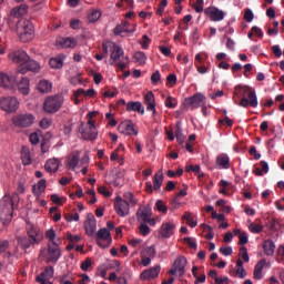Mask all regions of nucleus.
<instances>
[{
  "label": "nucleus",
  "instance_id": "a18cd8bd",
  "mask_svg": "<svg viewBox=\"0 0 284 284\" xmlns=\"http://www.w3.org/2000/svg\"><path fill=\"white\" fill-rule=\"evenodd\" d=\"M179 207H181V199H179V195H175L170 201L169 210H171V212H174V210H179Z\"/></svg>",
  "mask_w": 284,
  "mask_h": 284
},
{
  "label": "nucleus",
  "instance_id": "e2e57ef3",
  "mask_svg": "<svg viewBox=\"0 0 284 284\" xmlns=\"http://www.w3.org/2000/svg\"><path fill=\"white\" fill-rule=\"evenodd\" d=\"M67 240L74 245V243H80L81 235H72V233H67Z\"/></svg>",
  "mask_w": 284,
  "mask_h": 284
},
{
  "label": "nucleus",
  "instance_id": "8fccbe9b",
  "mask_svg": "<svg viewBox=\"0 0 284 284\" xmlns=\"http://www.w3.org/2000/svg\"><path fill=\"white\" fill-rule=\"evenodd\" d=\"M139 230L142 236H148L150 234V226H148V222H141Z\"/></svg>",
  "mask_w": 284,
  "mask_h": 284
},
{
  "label": "nucleus",
  "instance_id": "6e6d98bb",
  "mask_svg": "<svg viewBox=\"0 0 284 284\" xmlns=\"http://www.w3.org/2000/svg\"><path fill=\"white\" fill-rule=\"evenodd\" d=\"M176 100L172 98V95H169L165 100V108H170L171 110H174L176 108Z\"/></svg>",
  "mask_w": 284,
  "mask_h": 284
},
{
  "label": "nucleus",
  "instance_id": "37998d69",
  "mask_svg": "<svg viewBox=\"0 0 284 284\" xmlns=\"http://www.w3.org/2000/svg\"><path fill=\"white\" fill-rule=\"evenodd\" d=\"M232 276L236 278H245L247 276V272L245 271V267H239L235 266V270L232 272Z\"/></svg>",
  "mask_w": 284,
  "mask_h": 284
},
{
  "label": "nucleus",
  "instance_id": "9d476101",
  "mask_svg": "<svg viewBox=\"0 0 284 284\" xmlns=\"http://www.w3.org/2000/svg\"><path fill=\"white\" fill-rule=\"evenodd\" d=\"M161 185H163V171L160 170L153 175V185L152 182L145 183V192H148V194H152L154 191L159 192Z\"/></svg>",
  "mask_w": 284,
  "mask_h": 284
},
{
  "label": "nucleus",
  "instance_id": "5701e85b",
  "mask_svg": "<svg viewBox=\"0 0 284 284\" xmlns=\"http://www.w3.org/2000/svg\"><path fill=\"white\" fill-rule=\"evenodd\" d=\"M174 230H176V225L173 222H166L162 224L160 234L162 239H170L174 234Z\"/></svg>",
  "mask_w": 284,
  "mask_h": 284
},
{
  "label": "nucleus",
  "instance_id": "e433bc0d",
  "mask_svg": "<svg viewBox=\"0 0 284 284\" xmlns=\"http://www.w3.org/2000/svg\"><path fill=\"white\" fill-rule=\"evenodd\" d=\"M265 265V260H261L254 268V278L256 281H261V278H263V267Z\"/></svg>",
  "mask_w": 284,
  "mask_h": 284
},
{
  "label": "nucleus",
  "instance_id": "1a4fd4ad",
  "mask_svg": "<svg viewBox=\"0 0 284 284\" xmlns=\"http://www.w3.org/2000/svg\"><path fill=\"white\" fill-rule=\"evenodd\" d=\"M95 241L99 247H102L103 250L110 247V245H112V234L110 233V230L105 227L100 229L95 234Z\"/></svg>",
  "mask_w": 284,
  "mask_h": 284
},
{
  "label": "nucleus",
  "instance_id": "0eeeda50",
  "mask_svg": "<svg viewBox=\"0 0 284 284\" xmlns=\"http://www.w3.org/2000/svg\"><path fill=\"white\" fill-rule=\"evenodd\" d=\"M205 103H207V98L203 93H195L184 99V108H191V110H197V108L205 105Z\"/></svg>",
  "mask_w": 284,
  "mask_h": 284
},
{
  "label": "nucleus",
  "instance_id": "f3484780",
  "mask_svg": "<svg viewBox=\"0 0 284 284\" xmlns=\"http://www.w3.org/2000/svg\"><path fill=\"white\" fill-rule=\"evenodd\" d=\"M0 105L4 112H17L19 108V101L17 98H3L0 101Z\"/></svg>",
  "mask_w": 284,
  "mask_h": 284
},
{
  "label": "nucleus",
  "instance_id": "58836bf2",
  "mask_svg": "<svg viewBox=\"0 0 284 284\" xmlns=\"http://www.w3.org/2000/svg\"><path fill=\"white\" fill-rule=\"evenodd\" d=\"M79 165V154H71L67 160V168L69 170H75Z\"/></svg>",
  "mask_w": 284,
  "mask_h": 284
},
{
  "label": "nucleus",
  "instance_id": "f257e3e1",
  "mask_svg": "<svg viewBox=\"0 0 284 284\" xmlns=\"http://www.w3.org/2000/svg\"><path fill=\"white\" fill-rule=\"evenodd\" d=\"M233 100L241 108L258 106V98H256V91H254L251 87L247 85L235 87Z\"/></svg>",
  "mask_w": 284,
  "mask_h": 284
},
{
  "label": "nucleus",
  "instance_id": "774afa93",
  "mask_svg": "<svg viewBox=\"0 0 284 284\" xmlns=\"http://www.w3.org/2000/svg\"><path fill=\"white\" fill-rule=\"evenodd\" d=\"M220 252L223 254V256H232V246L221 247Z\"/></svg>",
  "mask_w": 284,
  "mask_h": 284
},
{
  "label": "nucleus",
  "instance_id": "4c0bfd02",
  "mask_svg": "<svg viewBox=\"0 0 284 284\" xmlns=\"http://www.w3.org/2000/svg\"><path fill=\"white\" fill-rule=\"evenodd\" d=\"M74 97H89L90 99L97 97V91H94V89H89V90H84V89H78L74 92Z\"/></svg>",
  "mask_w": 284,
  "mask_h": 284
},
{
  "label": "nucleus",
  "instance_id": "f704fd0d",
  "mask_svg": "<svg viewBox=\"0 0 284 284\" xmlns=\"http://www.w3.org/2000/svg\"><path fill=\"white\" fill-rule=\"evenodd\" d=\"M49 65L52 70H61L63 68V57L59 55L49 60Z\"/></svg>",
  "mask_w": 284,
  "mask_h": 284
},
{
  "label": "nucleus",
  "instance_id": "a878e982",
  "mask_svg": "<svg viewBox=\"0 0 284 284\" xmlns=\"http://www.w3.org/2000/svg\"><path fill=\"white\" fill-rule=\"evenodd\" d=\"M55 43L58 48H77V39L74 38H58Z\"/></svg>",
  "mask_w": 284,
  "mask_h": 284
},
{
  "label": "nucleus",
  "instance_id": "c9c22d12",
  "mask_svg": "<svg viewBox=\"0 0 284 284\" xmlns=\"http://www.w3.org/2000/svg\"><path fill=\"white\" fill-rule=\"evenodd\" d=\"M39 92L42 94H48V92H52V83L47 80H41L38 84Z\"/></svg>",
  "mask_w": 284,
  "mask_h": 284
},
{
  "label": "nucleus",
  "instance_id": "0e129e2a",
  "mask_svg": "<svg viewBox=\"0 0 284 284\" xmlns=\"http://www.w3.org/2000/svg\"><path fill=\"white\" fill-rule=\"evenodd\" d=\"M29 141L32 145H38L40 139H39V133L33 132L29 135Z\"/></svg>",
  "mask_w": 284,
  "mask_h": 284
},
{
  "label": "nucleus",
  "instance_id": "4468645a",
  "mask_svg": "<svg viewBox=\"0 0 284 284\" xmlns=\"http://www.w3.org/2000/svg\"><path fill=\"white\" fill-rule=\"evenodd\" d=\"M114 207L118 216H128L130 214V202L118 196L114 202Z\"/></svg>",
  "mask_w": 284,
  "mask_h": 284
},
{
  "label": "nucleus",
  "instance_id": "f03ea898",
  "mask_svg": "<svg viewBox=\"0 0 284 284\" xmlns=\"http://www.w3.org/2000/svg\"><path fill=\"white\" fill-rule=\"evenodd\" d=\"M17 32L22 43H28L34 39V26L30 20H20L17 23Z\"/></svg>",
  "mask_w": 284,
  "mask_h": 284
},
{
  "label": "nucleus",
  "instance_id": "393cba45",
  "mask_svg": "<svg viewBox=\"0 0 284 284\" xmlns=\"http://www.w3.org/2000/svg\"><path fill=\"white\" fill-rule=\"evenodd\" d=\"M126 112H138L139 114H145V108L139 101H130L126 103Z\"/></svg>",
  "mask_w": 284,
  "mask_h": 284
},
{
  "label": "nucleus",
  "instance_id": "473e14b6",
  "mask_svg": "<svg viewBox=\"0 0 284 284\" xmlns=\"http://www.w3.org/2000/svg\"><path fill=\"white\" fill-rule=\"evenodd\" d=\"M61 161H59V159H50L45 162L44 164V169L47 170V172H57L59 170V165H60Z\"/></svg>",
  "mask_w": 284,
  "mask_h": 284
},
{
  "label": "nucleus",
  "instance_id": "c756f323",
  "mask_svg": "<svg viewBox=\"0 0 284 284\" xmlns=\"http://www.w3.org/2000/svg\"><path fill=\"white\" fill-rule=\"evenodd\" d=\"M216 164L220 165L222 170H230V156L225 153H221L216 156Z\"/></svg>",
  "mask_w": 284,
  "mask_h": 284
},
{
  "label": "nucleus",
  "instance_id": "49530a36",
  "mask_svg": "<svg viewBox=\"0 0 284 284\" xmlns=\"http://www.w3.org/2000/svg\"><path fill=\"white\" fill-rule=\"evenodd\" d=\"M155 207H156L158 212H161L162 214H168V205L165 204V202L163 200H158L155 202Z\"/></svg>",
  "mask_w": 284,
  "mask_h": 284
},
{
  "label": "nucleus",
  "instance_id": "680f3d73",
  "mask_svg": "<svg viewBox=\"0 0 284 284\" xmlns=\"http://www.w3.org/2000/svg\"><path fill=\"white\" fill-rule=\"evenodd\" d=\"M81 270L82 272H88V270H90V267H92V260L90 257H88L84 262L81 263Z\"/></svg>",
  "mask_w": 284,
  "mask_h": 284
},
{
  "label": "nucleus",
  "instance_id": "ea45409f",
  "mask_svg": "<svg viewBox=\"0 0 284 284\" xmlns=\"http://www.w3.org/2000/svg\"><path fill=\"white\" fill-rule=\"evenodd\" d=\"M133 59L139 65H144L145 61H148V55L143 51H138L133 54Z\"/></svg>",
  "mask_w": 284,
  "mask_h": 284
},
{
  "label": "nucleus",
  "instance_id": "603ef678",
  "mask_svg": "<svg viewBox=\"0 0 284 284\" xmlns=\"http://www.w3.org/2000/svg\"><path fill=\"white\" fill-rule=\"evenodd\" d=\"M202 227H203L204 232H207V234L205 235V239H207L209 241H212V239H214V233H213L212 226H210L207 224H202Z\"/></svg>",
  "mask_w": 284,
  "mask_h": 284
},
{
  "label": "nucleus",
  "instance_id": "052dcab7",
  "mask_svg": "<svg viewBox=\"0 0 284 284\" xmlns=\"http://www.w3.org/2000/svg\"><path fill=\"white\" fill-rule=\"evenodd\" d=\"M184 243H186V245H189V247L191 250H196L197 245H196V240L192 239V237H184Z\"/></svg>",
  "mask_w": 284,
  "mask_h": 284
},
{
  "label": "nucleus",
  "instance_id": "ddd939ff",
  "mask_svg": "<svg viewBox=\"0 0 284 284\" xmlns=\"http://www.w3.org/2000/svg\"><path fill=\"white\" fill-rule=\"evenodd\" d=\"M41 70V64L36 60H30V57L24 62V65H18L17 72L18 74H28V72H39Z\"/></svg>",
  "mask_w": 284,
  "mask_h": 284
},
{
  "label": "nucleus",
  "instance_id": "b1692460",
  "mask_svg": "<svg viewBox=\"0 0 284 284\" xmlns=\"http://www.w3.org/2000/svg\"><path fill=\"white\" fill-rule=\"evenodd\" d=\"M123 54H124L123 49H121V47L113 43L111 47L110 65H116V61H119V59H121Z\"/></svg>",
  "mask_w": 284,
  "mask_h": 284
},
{
  "label": "nucleus",
  "instance_id": "39448f33",
  "mask_svg": "<svg viewBox=\"0 0 284 284\" xmlns=\"http://www.w3.org/2000/svg\"><path fill=\"white\" fill-rule=\"evenodd\" d=\"M19 196L17 193L13 196L4 195L0 201V219L3 216H12L14 212V199Z\"/></svg>",
  "mask_w": 284,
  "mask_h": 284
},
{
  "label": "nucleus",
  "instance_id": "2f4dec72",
  "mask_svg": "<svg viewBox=\"0 0 284 284\" xmlns=\"http://www.w3.org/2000/svg\"><path fill=\"white\" fill-rule=\"evenodd\" d=\"M263 250L266 256H274V252H276V244H274V241L272 240H266L263 243Z\"/></svg>",
  "mask_w": 284,
  "mask_h": 284
},
{
  "label": "nucleus",
  "instance_id": "bf43d9fd",
  "mask_svg": "<svg viewBox=\"0 0 284 284\" xmlns=\"http://www.w3.org/2000/svg\"><path fill=\"white\" fill-rule=\"evenodd\" d=\"M144 254L150 258H154V256H156V248H154V246H148L144 248Z\"/></svg>",
  "mask_w": 284,
  "mask_h": 284
},
{
  "label": "nucleus",
  "instance_id": "338daca9",
  "mask_svg": "<svg viewBox=\"0 0 284 284\" xmlns=\"http://www.w3.org/2000/svg\"><path fill=\"white\" fill-rule=\"evenodd\" d=\"M203 0H196L195 4H194V10L195 12H197V14H201V12H203Z\"/></svg>",
  "mask_w": 284,
  "mask_h": 284
},
{
  "label": "nucleus",
  "instance_id": "412c9836",
  "mask_svg": "<svg viewBox=\"0 0 284 284\" xmlns=\"http://www.w3.org/2000/svg\"><path fill=\"white\" fill-rule=\"evenodd\" d=\"M144 105H146L148 112H152L153 116H156V101L152 91L144 95Z\"/></svg>",
  "mask_w": 284,
  "mask_h": 284
},
{
  "label": "nucleus",
  "instance_id": "6e6552de",
  "mask_svg": "<svg viewBox=\"0 0 284 284\" xmlns=\"http://www.w3.org/2000/svg\"><path fill=\"white\" fill-rule=\"evenodd\" d=\"M41 256L45 258L47 263H57L61 258V248L59 244L48 245V250L41 252Z\"/></svg>",
  "mask_w": 284,
  "mask_h": 284
},
{
  "label": "nucleus",
  "instance_id": "dca6fc26",
  "mask_svg": "<svg viewBox=\"0 0 284 284\" xmlns=\"http://www.w3.org/2000/svg\"><path fill=\"white\" fill-rule=\"evenodd\" d=\"M84 230L88 236H94L97 234V219L94 214L89 213L87 220L84 221Z\"/></svg>",
  "mask_w": 284,
  "mask_h": 284
},
{
  "label": "nucleus",
  "instance_id": "7ed1b4c3",
  "mask_svg": "<svg viewBox=\"0 0 284 284\" xmlns=\"http://www.w3.org/2000/svg\"><path fill=\"white\" fill-rule=\"evenodd\" d=\"M39 233L31 229L27 232V236H17V243L21 250H24V252H28L32 247V245H37L39 243Z\"/></svg>",
  "mask_w": 284,
  "mask_h": 284
},
{
  "label": "nucleus",
  "instance_id": "a211bd4d",
  "mask_svg": "<svg viewBox=\"0 0 284 284\" xmlns=\"http://www.w3.org/2000/svg\"><path fill=\"white\" fill-rule=\"evenodd\" d=\"M9 59L10 61H12L13 63H17L18 65H24L26 62L28 61V53H26V51H13L11 53H9Z\"/></svg>",
  "mask_w": 284,
  "mask_h": 284
},
{
  "label": "nucleus",
  "instance_id": "a19ab883",
  "mask_svg": "<svg viewBox=\"0 0 284 284\" xmlns=\"http://www.w3.org/2000/svg\"><path fill=\"white\" fill-rule=\"evenodd\" d=\"M183 221H186V224L190 225V227H196L199 225V222L196 220L192 219V213L191 212H184L182 216Z\"/></svg>",
  "mask_w": 284,
  "mask_h": 284
},
{
  "label": "nucleus",
  "instance_id": "aec40b11",
  "mask_svg": "<svg viewBox=\"0 0 284 284\" xmlns=\"http://www.w3.org/2000/svg\"><path fill=\"white\" fill-rule=\"evenodd\" d=\"M17 79L14 75L8 74L6 72H0V88H4L7 90H11L14 88Z\"/></svg>",
  "mask_w": 284,
  "mask_h": 284
},
{
  "label": "nucleus",
  "instance_id": "c85d7f7f",
  "mask_svg": "<svg viewBox=\"0 0 284 284\" xmlns=\"http://www.w3.org/2000/svg\"><path fill=\"white\" fill-rule=\"evenodd\" d=\"M18 90L21 94L28 97V94H30V79L22 78L18 83Z\"/></svg>",
  "mask_w": 284,
  "mask_h": 284
},
{
  "label": "nucleus",
  "instance_id": "4d7b16f0",
  "mask_svg": "<svg viewBox=\"0 0 284 284\" xmlns=\"http://www.w3.org/2000/svg\"><path fill=\"white\" fill-rule=\"evenodd\" d=\"M244 20L246 23H252L254 21V12H252V9L245 10Z\"/></svg>",
  "mask_w": 284,
  "mask_h": 284
},
{
  "label": "nucleus",
  "instance_id": "864d4df0",
  "mask_svg": "<svg viewBox=\"0 0 284 284\" xmlns=\"http://www.w3.org/2000/svg\"><path fill=\"white\" fill-rule=\"evenodd\" d=\"M123 197L125 199L124 201H129V203H131V205H136V203H139V201L136 200V197H134V194L126 192L124 193Z\"/></svg>",
  "mask_w": 284,
  "mask_h": 284
},
{
  "label": "nucleus",
  "instance_id": "9b49d317",
  "mask_svg": "<svg viewBox=\"0 0 284 284\" xmlns=\"http://www.w3.org/2000/svg\"><path fill=\"white\" fill-rule=\"evenodd\" d=\"M79 132L84 141H97V136H99L97 128L85 126L83 122L79 126Z\"/></svg>",
  "mask_w": 284,
  "mask_h": 284
},
{
  "label": "nucleus",
  "instance_id": "c03bdc74",
  "mask_svg": "<svg viewBox=\"0 0 284 284\" xmlns=\"http://www.w3.org/2000/svg\"><path fill=\"white\" fill-rule=\"evenodd\" d=\"M38 276H41V278H45V280L52 278V276H54V267L47 266L44 268V271L40 275H38Z\"/></svg>",
  "mask_w": 284,
  "mask_h": 284
},
{
  "label": "nucleus",
  "instance_id": "72a5a7b5",
  "mask_svg": "<svg viewBox=\"0 0 284 284\" xmlns=\"http://www.w3.org/2000/svg\"><path fill=\"white\" fill-rule=\"evenodd\" d=\"M28 12V6L27 4H20L18 7H14L10 14L11 17H14L16 19L19 17H23V14H27Z\"/></svg>",
  "mask_w": 284,
  "mask_h": 284
},
{
  "label": "nucleus",
  "instance_id": "6ab92c4d",
  "mask_svg": "<svg viewBox=\"0 0 284 284\" xmlns=\"http://www.w3.org/2000/svg\"><path fill=\"white\" fill-rule=\"evenodd\" d=\"M118 130L121 134H126L128 136H132V134L136 136V134H139V131L134 129V123H132V121L120 123Z\"/></svg>",
  "mask_w": 284,
  "mask_h": 284
},
{
  "label": "nucleus",
  "instance_id": "09e8293b",
  "mask_svg": "<svg viewBox=\"0 0 284 284\" xmlns=\"http://www.w3.org/2000/svg\"><path fill=\"white\" fill-rule=\"evenodd\" d=\"M45 237L49 239V241L52 243V245H59L54 239H57V233L54 232V229H50L45 232Z\"/></svg>",
  "mask_w": 284,
  "mask_h": 284
},
{
  "label": "nucleus",
  "instance_id": "4be33fe9",
  "mask_svg": "<svg viewBox=\"0 0 284 284\" xmlns=\"http://www.w3.org/2000/svg\"><path fill=\"white\" fill-rule=\"evenodd\" d=\"M160 272L161 266H154L150 270H144L140 275V278L141 281H152V278H156L159 276Z\"/></svg>",
  "mask_w": 284,
  "mask_h": 284
},
{
  "label": "nucleus",
  "instance_id": "5fc2aeb1",
  "mask_svg": "<svg viewBox=\"0 0 284 284\" xmlns=\"http://www.w3.org/2000/svg\"><path fill=\"white\" fill-rule=\"evenodd\" d=\"M165 8H168V0H162L156 9V14H159V17H163Z\"/></svg>",
  "mask_w": 284,
  "mask_h": 284
},
{
  "label": "nucleus",
  "instance_id": "2eb2a0df",
  "mask_svg": "<svg viewBox=\"0 0 284 284\" xmlns=\"http://www.w3.org/2000/svg\"><path fill=\"white\" fill-rule=\"evenodd\" d=\"M204 14L214 22L223 21L225 19V12L216 7H207L204 9Z\"/></svg>",
  "mask_w": 284,
  "mask_h": 284
},
{
  "label": "nucleus",
  "instance_id": "bb28decb",
  "mask_svg": "<svg viewBox=\"0 0 284 284\" xmlns=\"http://www.w3.org/2000/svg\"><path fill=\"white\" fill-rule=\"evenodd\" d=\"M185 265H187V258L185 256H180L174 261L173 267L178 270L179 276L185 274Z\"/></svg>",
  "mask_w": 284,
  "mask_h": 284
},
{
  "label": "nucleus",
  "instance_id": "423d86ee",
  "mask_svg": "<svg viewBox=\"0 0 284 284\" xmlns=\"http://www.w3.org/2000/svg\"><path fill=\"white\" fill-rule=\"evenodd\" d=\"M136 220L139 223H148L152 227L156 225V220L152 217V207L150 205H141L136 211Z\"/></svg>",
  "mask_w": 284,
  "mask_h": 284
},
{
  "label": "nucleus",
  "instance_id": "69168bd1",
  "mask_svg": "<svg viewBox=\"0 0 284 284\" xmlns=\"http://www.w3.org/2000/svg\"><path fill=\"white\" fill-rule=\"evenodd\" d=\"M159 81H161V73L159 71H155L151 75V82L153 85H156V83H159Z\"/></svg>",
  "mask_w": 284,
  "mask_h": 284
},
{
  "label": "nucleus",
  "instance_id": "7c9ffc66",
  "mask_svg": "<svg viewBox=\"0 0 284 284\" xmlns=\"http://www.w3.org/2000/svg\"><path fill=\"white\" fill-rule=\"evenodd\" d=\"M114 34L119 37V34H123V32H126V34H130V32H134V30L130 29V22L124 21L121 24H118L114 30Z\"/></svg>",
  "mask_w": 284,
  "mask_h": 284
},
{
  "label": "nucleus",
  "instance_id": "3c124183",
  "mask_svg": "<svg viewBox=\"0 0 284 284\" xmlns=\"http://www.w3.org/2000/svg\"><path fill=\"white\" fill-rule=\"evenodd\" d=\"M64 219L68 223H72V221H79V213L74 210V213H67L64 214Z\"/></svg>",
  "mask_w": 284,
  "mask_h": 284
},
{
  "label": "nucleus",
  "instance_id": "f8f14e48",
  "mask_svg": "<svg viewBox=\"0 0 284 284\" xmlns=\"http://www.w3.org/2000/svg\"><path fill=\"white\" fill-rule=\"evenodd\" d=\"M34 123V115L31 113L18 114L13 118L16 128H30Z\"/></svg>",
  "mask_w": 284,
  "mask_h": 284
},
{
  "label": "nucleus",
  "instance_id": "13d9d810",
  "mask_svg": "<svg viewBox=\"0 0 284 284\" xmlns=\"http://www.w3.org/2000/svg\"><path fill=\"white\" fill-rule=\"evenodd\" d=\"M248 229L253 234H261L263 232V225L256 223H252Z\"/></svg>",
  "mask_w": 284,
  "mask_h": 284
},
{
  "label": "nucleus",
  "instance_id": "79ce46f5",
  "mask_svg": "<svg viewBox=\"0 0 284 284\" xmlns=\"http://www.w3.org/2000/svg\"><path fill=\"white\" fill-rule=\"evenodd\" d=\"M101 10H92L88 16L89 23H97L101 19Z\"/></svg>",
  "mask_w": 284,
  "mask_h": 284
},
{
  "label": "nucleus",
  "instance_id": "20e7f679",
  "mask_svg": "<svg viewBox=\"0 0 284 284\" xmlns=\"http://www.w3.org/2000/svg\"><path fill=\"white\" fill-rule=\"evenodd\" d=\"M63 105V95H50L43 102V110L47 114H57Z\"/></svg>",
  "mask_w": 284,
  "mask_h": 284
},
{
  "label": "nucleus",
  "instance_id": "cd10ccee",
  "mask_svg": "<svg viewBox=\"0 0 284 284\" xmlns=\"http://www.w3.org/2000/svg\"><path fill=\"white\" fill-rule=\"evenodd\" d=\"M48 181L45 179L40 180L37 184L32 186L33 195L39 199L42 192H45Z\"/></svg>",
  "mask_w": 284,
  "mask_h": 284
},
{
  "label": "nucleus",
  "instance_id": "de8ad7c7",
  "mask_svg": "<svg viewBox=\"0 0 284 284\" xmlns=\"http://www.w3.org/2000/svg\"><path fill=\"white\" fill-rule=\"evenodd\" d=\"M185 172H194L195 174L199 175V178L201 179V176H203V173H201V166L200 165H186L185 166Z\"/></svg>",
  "mask_w": 284,
  "mask_h": 284
}]
</instances>
